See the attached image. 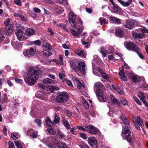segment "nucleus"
Returning <instances> with one entry per match:
<instances>
[{"instance_id": "42", "label": "nucleus", "mask_w": 148, "mask_h": 148, "mask_svg": "<svg viewBox=\"0 0 148 148\" xmlns=\"http://www.w3.org/2000/svg\"><path fill=\"white\" fill-rule=\"evenodd\" d=\"M60 121V118L56 114H55L54 117V120L53 121V123L57 124Z\"/></svg>"}, {"instance_id": "48", "label": "nucleus", "mask_w": 148, "mask_h": 148, "mask_svg": "<svg viewBox=\"0 0 148 148\" xmlns=\"http://www.w3.org/2000/svg\"><path fill=\"white\" fill-rule=\"evenodd\" d=\"M63 123L65 126L67 128V129H69L71 128L70 126L67 121L65 120H63Z\"/></svg>"}, {"instance_id": "18", "label": "nucleus", "mask_w": 148, "mask_h": 148, "mask_svg": "<svg viewBox=\"0 0 148 148\" xmlns=\"http://www.w3.org/2000/svg\"><path fill=\"white\" fill-rule=\"evenodd\" d=\"M98 88H101L104 90L105 89L104 86L100 82H97L94 84V90Z\"/></svg>"}, {"instance_id": "59", "label": "nucleus", "mask_w": 148, "mask_h": 148, "mask_svg": "<svg viewBox=\"0 0 148 148\" xmlns=\"http://www.w3.org/2000/svg\"><path fill=\"white\" fill-rule=\"evenodd\" d=\"M35 122L40 127L41 125V120L39 119H36L35 120Z\"/></svg>"}, {"instance_id": "12", "label": "nucleus", "mask_w": 148, "mask_h": 148, "mask_svg": "<svg viewBox=\"0 0 148 148\" xmlns=\"http://www.w3.org/2000/svg\"><path fill=\"white\" fill-rule=\"evenodd\" d=\"M85 127L86 128V131L91 134H96L98 131L97 128L90 125L87 126Z\"/></svg>"}, {"instance_id": "53", "label": "nucleus", "mask_w": 148, "mask_h": 148, "mask_svg": "<svg viewBox=\"0 0 148 148\" xmlns=\"http://www.w3.org/2000/svg\"><path fill=\"white\" fill-rule=\"evenodd\" d=\"M10 18H8L6 19L4 21V25L5 26L8 25L10 22Z\"/></svg>"}, {"instance_id": "2", "label": "nucleus", "mask_w": 148, "mask_h": 148, "mask_svg": "<svg viewBox=\"0 0 148 148\" xmlns=\"http://www.w3.org/2000/svg\"><path fill=\"white\" fill-rule=\"evenodd\" d=\"M122 138L124 139H126L129 143H133L132 137L130 135V131L128 127L125 126L123 127L122 132Z\"/></svg>"}, {"instance_id": "55", "label": "nucleus", "mask_w": 148, "mask_h": 148, "mask_svg": "<svg viewBox=\"0 0 148 148\" xmlns=\"http://www.w3.org/2000/svg\"><path fill=\"white\" fill-rule=\"evenodd\" d=\"M8 145V148H15L14 144L11 141H9Z\"/></svg>"}, {"instance_id": "21", "label": "nucleus", "mask_w": 148, "mask_h": 148, "mask_svg": "<svg viewBox=\"0 0 148 148\" xmlns=\"http://www.w3.org/2000/svg\"><path fill=\"white\" fill-rule=\"evenodd\" d=\"M109 19L114 23L120 24L121 23V19L116 17L111 16L110 17Z\"/></svg>"}, {"instance_id": "17", "label": "nucleus", "mask_w": 148, "mask_h": 148, "mask_svg": "<svg viewBox=\"0 0 148 148\" xmlns=\"http://www.w3.org/2000/svg\"><path fill=\"white\" fill-rule=\"evenodd\" d=\"M93 69V73L95 75L100 76V75L103 73L102 70L99 67H97Z\"/></svg>"}, {"instance_id": "61", "label": "nucleus", "mask_w": 148, "mask_h": 148, "mask_svg": "<svg viewBox=\"0 0 148 148\" xmlns=\"http://www.w3.org/2000/svg\"><path fill=\"white\" fill-rule=\"evenodd\" d=\"M19 17L23 21H27V19L23 15L21 14H19Z\"/></svg>"}, {"instance_id": "22", "label": "nucleus", "mask_w": 148, "mask_h": 148, "mask_svg": "<svg viewBox=\"0 0 148 148\" xmlns=\"http://www.w3.org/2000/svg\"><path fill=\"white\" fill-rule=\"evenodd\" d=\"M12 44L14 48H19L21 46V44L15 39L12 41Z\"/></svg>"}, {"instance_id": "41", "label": "nucleus", "mask_w": 148, "mask_h": 148, "mask_svg": "<svg viewBox=\"0 0 148 148\" xmlns=\"http://www.w3.org/2000/svg\"><path fill=\"white\" fill-rule=\"evenodd\" d=\"M99 22L101 25H104V24L107 23V21L105 19L103 18H99Z\"/></svg>"}, {"instance_id": "37", "label": "nucleus", "mask_w": 148, "mask_h": 148, "mask_svg": "<svg viewBox=\"0 0 148 148\" xmlns=\"http://www.w3.org/2000/svg\"><path fill=\"white\" fill-rule=\"evenodd\" d=\"M47 131L49 134L52 135H54L56 133L55 130L52 127L48 129Z\"/></svg>"}, {"instance_id": "45", "label": "nucleus", "mask_w": 148, "mask_h": 148, "mask_svg": "<svg viewBox=\"0 0 148 148\" xmlns=\"http://www.w3.org/2000/svg\"><path fill=\"white\" fill-rule=\"evenodd\" d=\"M100 97L101 100L100 101L102 102H106L108 100V99L106 96L103 95L101 96V97Z\"/></svg>"}, {"instance_id": "63", "label": "nucleus", "mask_w": 148, "mask_h": 148, "mask_svg": "<svg viewBox=\"0 0 148 148\" xmlns=\"http://www.w3.org/2000/svg\"><path fill=\"white\" fill-rule=\"evenodd\" d=\"M136 52L137 54H138L139 56L142 59H143L144 58V57L143 56V54L140 53V52H139V50L138 49V52Z\"/></svg>"}, {"instance_id": "8", "label": "nucleus", "mask_w": 148, "mask_h": 148, "mask_svg": "<svg viewBox=\"0 0 148 148\" xmlns=\"http://www.w3.org/2000/svg\"><path fill=\"white\" fill-rule=\"evenodd\" d=\"M133 122L136 127L138 130H140V128L138 126V125L140 126H143L144 125L142 120L139 116H137L136 118H135L133 120Z\"/></svg>"}, {"instance_id": "4", "label": "nucleus", "mask_w": 148, "mask_h": 148, "mask_svg": "<svg viewBox=\"0 0 148 148\" xmlns=\"http://www.w3.org/2000/svg\"><path fill=\"white\" fill-rule=\"evenodd\" d=\"M77 17L75 14L73 12L71 11L69 14L68 20L71 26L75 29H77L76 20H77Z\"/></svg>"}, {"instance_id": "29", "label": "nucleus", "mask_w": 148, "mask_h": 148, "mask_svg": "<svg viewBox=\"0 0 148 148\" xmlns=\"http://www.w3.org/2000/svg\"><path fill=\"white\" fill-rule=\"evenodd\" d=\"M114 10L118 13H120L121 12V9L116 4L113 6Z\"/></svg>"}, {"instance_id": "54", "label": "nucleus", "mask_w": 148, "mask_h": 148, "mask_svg": "<svg viewBox=\"0 0 148 148\" xmlns=\"http://www.w3.org/2000/svg\"><path fill=\"white\" fill-rule=\"evenodd\" d=\"M79 147L81 148H87L88 147V145L84 143H82L79 145Z\"/></svg>"}, {"instance_id": "50", "label": "nucleus", "mask_w": 148, "mask_h": 148, "mask_svg": "<svg viewBox=\"0 0 148 148\" xmlns=\"http://www.w3.org/2000/svg\"><path fill=\"white\" fill-rule=\"evenodd\" d=\"M83 104L84 107L86 109H88L89 107V105L88 102L85 100H83Z\"/></svg>"}, {"instance_id": "19", "label": "nucleus", "mask_w": 148, "mask_h": 148, "mask_svg": "<svg viewBox=\"0 0 148 148\" xmlns=\"http://www.w3.org/2000/svg\"><path fill=\"white\" fill-rule=\"evenodd\" d=\"M35 31L34 29L29 28L26 31L25 34L28 36H30L34 34Z\"/></svg>"}, {"instance_id": "9", "label": "nucleus", "mask_w": 148, "mask_h": 148, "mask_svg": "<svg viewBox=\"0 0 148 148\" xmlns=\"http://www.w3.org/2000/svg\"><path fill=\"white\" fill-rule=\"evenodd\" d=\"M18 39L20 41H23L26 40V38L25 37V33L22 30L18 29L16 32Z\"/></svg>"}, {"instance_id": "35", "label": "nucleus", "mask_w": 148, "mask_h": 148, "mask_svg": "<svg viewBox=\"0 0 148 148\" xmlns=\"http://www.w3.org/2000/svg\"><path fill=\"white\" fill-rule=\"evenodd\" d=\"M111 101H112V103L116 104H118V101L112 95H111L110 97Z\"/></svg>"}, {"instance_id": "62", "label": "nucleus", "mask_w": 148, "mask_h": 148, "mask_svg": "<svg viewBox=\"0 0 148 148\" xmlns=\"http://www.w3.org/2000/svg\"><path fill=\"white\" fill-rule=\"evenodd\" d=\"M38 132H33L32 133V136L33 138H35L37 136Z\"/></svg>"}, {"instance_id": "16", "label": "nucleus", "mask_w": 148, "mask_h": 148, "mask_svg": "<svg viewBox=\"0 0 148 148\" xmlns=\"http://www.w3.org/2000/svg\"><path fill=\"white\" fill-rule=\"evenodd\" d=\"M140 95H138L140 99L143 102L145 105L147 107L148 106V104L146 101L145 98V97L144 96V93L141 92H139Z\"/></svg>"}, {"instance_id": "46", "label": "nucleus", "mask_w": 148, "mask_h": 148, "mask_svg": "<svg viewBox=\"0 0 148 148\" xmlns=\"http://www.w3.org/2000/svg\"><path fill=\"white\" fill-rule=\"evenodd\" d=\"M14 143L16 146L18 148H23L21 144L18 141H15Z\"/></svg>"}, {"instance_id": "5", "label": "nucleus", "mask_w": 148, "mask_h": 148, "mask_svg": "<svg viewBox=\"0 0 148 148\" xmlns=\"http://www.w3.org/2000/svg\"><path fill=\"white\" fill-rule=\"evenodd\" d=\"M42 47L43 55L46 56H50L53 49L52 46L49 43H46Z\"/></svg>"}, {"instance_id": "28", "label": "nucleus", "mask_w": 148, "mask_h": 148, "mask_svg": "<svg viewBox=\"0 0 148 148\" xmlns=\"http://www.w3.org/2000/svg\"><path fill=\"white\" fill-rule=\"evenodd\" d=\"M58 146L59 148H68V146L64 143L59 141L57 143Z\"/></svg>"}, {"instance_id": "33", "label": "nucleus", "mask_w": 148, "mask_h": 148, "mask_svg": "<svg viewBox=\"0 0 148 148\" xmlns=\"http://www.w3.org/2000/svg\"><path fill=\"white\" fill-rule=\"evenodd\" d=\"M117 1L124 6L128 7L130 5V2H125L122 0H117Z\"/></svg>"}, {"instance_id": "15", "label": "nucleus", "mask_w": 148, "mask_h": 148, "mask_svg": "<svg viewBox=\"0 0 148 148\" xmlns=\"http://www.w3.org/2000/svg\"><path fill=\"white\" fill-rule=\"evenodd\" d=\"M13 31V27L12 24H9L5 30V33L7 35H10Z\"/></svg>"}, {"instance_id": "14", "label": "nucleus", "mask_w": 148, "mask_h": 148, "mask_svg": "<svg viewBox=\"0 0 148 148\" xmlns=\"http://www.w3.org/2000/svg\"><path fill=\"white\" fill-rule=\"evenodd\" d=\"M124 26L126 28L131 29L134 26V22L132 21L127 20L126 21Z\"/></svg>"}, {"instance_id": "25", "label": "nucleus", "mask_w": 148, "mask_h": 148, "mask_svg": "<svg viewBox=\"0 0 148 148\" xmlns=\"http://www.w3.org/2000/svg\"><path fill=\"white\" fill-rule=\"evenodd\" d=\"M133 36L134 38H142L144 36V34L142 33H137L136 32H132Z\"/></svg>"}, {"instance_id": "27", "label": "nucleus", "mask_w": 148, "mask_h": 148, "mask_svg": "<svg viewBox=\"0 0 148 148\" xmlns=\"http://www.w3.org/2000/svg\"><path fill=\"white\" fill-rule=\"evenodd\" d=\"M70 66L73 70L75 72L78 71V66L76 64L73 62L70 63Z\"/></svg>"}, {"instance_id": "56", "label": "nucleus", "mask_w": 148, "mask_h": 148, "mask_svg": "<svg viewBox=\"0 0 148 148\" xmlns=\"http://www.w3.org/2000/svg\"><path fill=\"white\" fill-rule=\"evenodd\" d=\"M14 2L18 6H21V0H14Z\"/></svg>"}, {"instance_id": "23", "label": "nucleus", "mask_w": 148, "mask_h": 148, "mask_svg": "<svg viewBox=\"0 0 148 148\" xmlns=\"http://www.w3.org/2000/svg\"><path fill=\"white\" fill-rule=\"evenodd\" d=\"M119 74L120 76V77L121 79H122L123 80H124L125 81H127V77L125 75L124 71L121 70V71Z\"/></svg>"}, {"instance_id": "7", "label": "nucleus", "mask_w": 148, "mask_h": 148, "mask_svg": "<svg viewBox=\"0 0 148 148\" xmlns=\"http://www.w3.org/2000/svg\"><path fill=\"white\" fill-rule=\"evenodd\" d=\"M125 45L128 50H131L135 52H138V48L137 46L132 42L126 41L125 43Z\"/></svg>"}, {"instance_id": "43", "label": "nucleus", "mask_w": 148, "mask_h": 148, "mask_svg": "<svg viewBox=\"0 0 148 148\" xmlns=\"http://www.w3.org/2000/svg\"><path fill=\"white\" fill-rule=\"evenodd\" d=\"M62 73H60L59 74V75L60 78L61 79L63 80L64 79L65 75L64 73V70H62Z\"/></svg>"}, {"instance_id": "60", "label": "nucleus", "mask_w": 148, "mask_h": 148, "mask_svg": "<svg viewBox=\"0 0 148 148\" xmlns=\"http://www.w3.org/2000/svg\"><path fill=\"white\" fill-rule=\"evenodd\" d=\"M59 60L60 62V65H63L64 64V63L63 62V56L62 55H60L59 56Z\"/></svg>"}, {"instance_id": "1", "label": "nucleus", "mask_w": 148, "mask_h": 148, "mask_svg": "<svg viewBox=\"0 0 148 148\" xmlns=\"http://www.w3.org/2000/svg\"><path fill=\"white\" fill-rule=\"evenodd\" d=\"M28 76L27 78H24L25 82L30 85L34 84L36 80L39 77V74L42 73V71L39 68L32 66L27 70Z\"/></svg>"}, {"instance_id": "47", "label": "nucleus", "mask_w": 148, "mask_h": 148, "mask_svg": "<svg viewBox=\"0 0 148 148\" xmlns=\"http://www.w3.org/2000/svg\"><path fill=\"white\" fill-rule=\"evenodd\" d=\"M7 99L8 97L7 95L5 94H3V95L2 99L3 103L7 102L8 101Z\"/></svg>"}, {"instance_id": "51", "label": "nucleus", "mask_w": 148, "mask_h": 148, "mask_svg": "<svg viewBox=\"0 0 148 148\" xmlns=\"http://www.w3.org/2000/svg\"><path fill=\"white\" fill-rule=\"evenodd\" d=\"M79 134L80 136L83 139L85 140L87 139V137L86 136V134L80 132L79 133Z\"/></svg>"}, {"instance_id": "57", "label": "nucleus", "mask_w": 148, "mask_h": 148, "mask_svg": "<svg viewBox=\"0 0 148 148\" xmlns=\"http://www.w3.org/2000/svg\"><path fill=\"white\" fill-rule=\"evenodd\" d=\"M133 98L137 104L140 105H142L141 103L140 102V101L137 98L134 97H133Z\"/></svg>"}, {"instance_id": "58", "label": "nucleus", "mask_w": 148, "mask_h": 148, "mask_svg": "<svg viewBox=\"0 0 148 148\" xmlns=\"http://www.w3.org/2000/svg\"><path fill=\"white\" fill-rule=\"evenodd\" d=\"M15 80L16 82L17 83L21 84H22L23 83V80L21 79L16 78L15 79Z\"/></svg>"}, {"instance_id": "24", "label": "nucleus", "mask_w": 148, "mask_h": 148, "mask_svg": "<svg viewBox=\"0 0 148 148\" xmlns=\"http://www.w3.org/2000/svg\"><path fill=\"white\" fill-rule=\"evenodd\" d=\"M120 119L122 120L123 123L125 125H128L130 124V121L127 119L126 117L123 115L120 117Z\"/></svg>"}, {"instance_id": "31", "label": "nucleus", "mask_w": 148, "mask_h": 148, "mask_svg": "<svg viewBox=\"0 0 148 148\" xmlns=\"http://www.w3.org/2000/svg\"><path fill=\"white\" fill-rule=\"evenodd\" d=\"M43 82L45 84H51L53 83V81L49 78H47L43 79Z\"/></svg>"}, {"instance_id": "38", "label": "nucleus", "mask_w": 148, "mask_h": 148, "mask_svg": "<svg viewBox=\"0 0 148 148\" xmlns=\"http://www.w3.org/2000/svg\"><path fill=\"white\" fill-rule=\"evenodd\" d=\"M70 31L75 38H77L78 37V34L76 31L73 29H71Z\"/></svg>"}, {"instance_id": "34", "label": "nucleus", "mask_w": 148, "mask_h": 148, "mask_svg": "<svg viewBox=\"0 0 148 148\" xmlns=\"http://www.w3.org/2000/svg\"><path fill=\"white\" fill-rule=\"evenodd\" d=\"M45 122L47 125L48 126H52L53 124V123L52 122L49 117L46 118Z\"/></svg>"}, {"instance_id": "20", "label": "nucleus", "mask_w": 148, "mask_h": 148, "mask_svg": "<svg viewBox=\"0 0 148 148\" xmlns=\"http://www.w3.org/2000/svg\"><path fill=\"white\" fill-rule=\"evenodd\" d=\"M75 53L79 56L85 58L86 56V54L84 53V52L82 49H77Z\"/></svg>"}, {"instance_id": "3", "label": "nucleus", "mask_w": 148, "mask_h": 148, "mask_svg": "<svg viewBox=\"0 0 148 148\" xmlns=\"http://www.w3.org/2000/svg\"><path fill=\"white\" fill-rule=\"evenodd\" d=\"M130 69V67L128 66L127 64L125 63L123 66L122 69L121 71H123L125 72L127 74L129 77L133 82H138L139 81V78L138 77L134 75L132 73L130 72L128 73L126 69Z\"/></svg>"}, {"instance_id": "39", "label": "nucleus", "mask_w": 148, "mask_h": 148, "mask_svg": "<svg viewBox=\"0 0 148 148\" xmlns=\"http://www.w3.org/2000/svg\"><path fill=\"white\" fill-rule=\"evenodd\" d=\"M100 52L102 55L103 56V57H105L106 56V54L107 53V52L105 49L102 47H101V48Z\"/></svg>"}, {"instance_id": "40", "label": "nucleus", "mask_w": 148, "mask_h": 148, "mask_svg": "<svg viewBox=\"0 0 148 148\" xmlns=\"http://www.w3.org/2000/svg\"><path fill=\"white\" fill-rule=\"evenodd\" d=\"M120 101L121 103L124 106L127 105V102L125 99L123 98H120Z\"/></svg>"}, {"instance_id": "52", "label": "nucleus", "mask_w": 148, "mask_h": 148, "mask_svg": "<svg viewBox=\"0 0 148 148\" xmlns=\"http://www.w3.org/2000/svg\"><path fill=\"white\" fill-rule=\"evenodd\" d=\"M66 84L68 86L71 87H73V86L70 80L68 79H66Z\"/></svg>"}, {"instance_id": "32", "label": "nucleus", "mask_w": 148, "mask_h": 148, "mask_svg": "<svg viewBox=\"0 0 148 148\" xmlns=\"http://www.w3.org/2000/svg\"><path fill=\"white\" fill-rule=\"evenodd\" d=\"M55 10L56 13L58 14H61L64 11L63 9L59 6L55 7Z\"/></svg>"}, {"instance_id": "13", "label": "nucleus", "mask_w": 148, "mask_h": 148, "mask_svg": "<svg viewBox=\"0 0 148 148\" xmlns=\"http://www.w3.org/2000/svg\"><path fill=\"white\" fill-rule=\"evenodd\" d=\"M88 142L91 146H94L97 145V142L96 139L93 137H90L88 139Z\"/></svg>"}, {"instance_id": "44", "label": "nucleus", "mask_w": 148, "mask_h": 148, "mask_svg": "<svg viewBox=\"0 0 148 148\" xmlns=\"http://www.w3.org/2000/svg\"><path fill=\"white\" fill-rule=\"evenodd\" d=\"M100 75H101V77L107 80H108L109 78V77L108 76V74L103 72Z\"/></svg>"}, {"instance_id": "30", "label": "nucleus", "mask_w": 148, "mask_h": 148, "mask_svg": "<svg viewBox=\"0 0 148 148\" xmlns=\"http://www.w3.org/2000/svg\"><path fill=\"white\" fill-rule=\"evenodd\" d=\"M47 91L51 92L54 91V90H57L58 89V88L56 86H51L47 87Z\"/></svg>"}, {"instance_id": "10", "label": "nucleus", "mask_w": 148, "mask_h": 148, "mask_svg": "<svg viewBox=\"0 0 148 148\" xmlns=\"http://www.w3.org/2000/svg\"><path fill=\"white\" fill-rule=\"evenodd\" d=\"M78 71H79L82 74H84L86 73V65L83 62L80 61L78 63Z\"/></svg>"}, {"instance_id": "6", "label": "nucleus", "mask_w": 148, "mask_h": 148, "mask_svg": "<svg viewBox=\"0 0 148 148\" xmlns=\"http://www.w3.org/2000/svg\"><path fill=\"white\" fill-rule=\"evenodd\" d=\"M67 93L66 92H62L56 98V101L58 103H63L66 102L68 99Z\"/></svg>"}, {"instance_id": "36", "label": "nucleus", "mask_w": 148, "mask_h": 148, "mask_svg": "<svg viewBox=\"0 0 148 148\" xmlns=\"http://www.w3.org/2000/svg\"><path fill=\"white\" fill-rule=\"evenodd\" d=\"M96 94L97 96L101 97L103 95V93L102 91L100 89H97L96 92Z\"/></svg>"}, {"instance_id": "64", "label": "nucleus", "mask_w": 148, "mask_h": 148, "mask_svg": "<svg viewBox=\"0 0 148 148\" xmlns=\"http://www.w3.org/2000/svg\"><path fill=\"white\" fill-rule=\"evenodd\" d=\"M11 137L14 140H16L18 139L17 135H16L14 133H12L11 134Z\"/></svg>"}, {"instance_id": "26", "label": "nucleus", "mask_w": 148, "mask_h": 148, "mask_svg": "<svg viewBox=\"0 0 148 148\" xmlns=\"http://www.w3.org/2000/svg\"><path fill=\"white\" fill-rule=\"evenodd\" d=\"M116 35L118 37H121L123 34V32L120 29H117L115 30Z\"/></svg>"}, {"instance_id": "11", "label": "nucleus", "mask_w": 148, "mask_h": 148, "mask_svg": "<svg viewBox=\"0 0 148 148\" xmlns=\"http://www.w3.org/2000/svg\"><path fill=\"white\" fill-rule=\"evenodd\" d=\"M36 50L35 49L31 48L23 52V54L25 56L31 57L34 55L36 53Z\"/></svg>"}, {"instance_id": "49", "label": "nucleus", "mask_w": 148, "mask_h": 148, "mask_svg": "<svg viewBox=\"0 0 148 148\" xmlns=\"http://www.w3.org/2000/svg\"><path fill=\"white\" fill-rule=\"evenodd\" d=\"M77 84V87L78 89H81L82 87H84V85L81 84L79 81V82H77L76 83Z\"/></svg>"}]
</instances>
